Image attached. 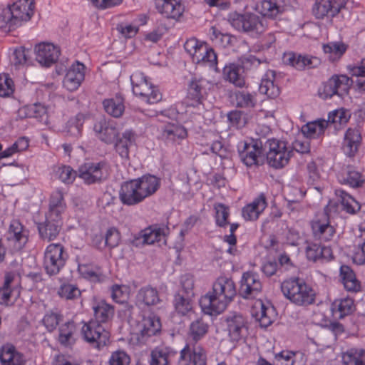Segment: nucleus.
<instances>
[{
    "mask_svg": "<svg viewBox=\"0 0 365 365\" xmlns=\"http://www.w3.org/2000/svg\"><path fill=\"white\" fill-rule=\"evenodd\" d=\"M134 180L145 199L153 195L161 186V179L153 174H145Z\"/></svg>",
    "mask_w": 365,
    "mask_h": 365,
    "instance_id": "473e14b6",
    "label": "nucleus"
},
{
    "mask_svg": "<svg viewBox=\"0 0 365 365\" xmlns=\"http://www.w3.org/2000/svg\"><path fill=\"white\" fill-rule=\"evenodd\" d=\"M210 88V83L206 78L197 76L192 77L187 85L185 98L187 106L200 109V106H202V102Z\"/></svg>",
    "mask_w": 365,
    "mask_h": 365,
    "instance_id": "ddd939ff",
    "label": "nucleus"
},
{
    "mask_svg": "<svg viewBox=\"0 0 365 365\" xmlns=\"http://www.w3.org/2000/svg\"><path fill=\"white\" fill-rule=\"evenodd\" d=\"M106 112L114 118L120 117L125 110L124 99L120 96L105 99L103 101Z\"/></svg>",
    "mask_w": 365,
    "mask_h": 365,
    "instance_id": "3c124183",
    "label": "nucleus"
},
{
    "mask_svg": "<svg viewBox=\"0 0 365 365\" xmlns=\"http://www.w3.org/2000/svg\"><path fill=\"white\" fill-rule=\"evenodd\" d=\"M137 134L132 129L125 130L120 136H118L115 140L114 148L115 152L123 159H128L130 148L135 144Z\"/></svg>",
    "mask_w": 365,
    "mask_h": 365,
    "instance_id": "c85d7f7f",
    "label": "nucleus"
},
{
    "mask_svg": "<svg viewBox=\"0 0 365 365\" xmlns=\"http://www.w3.org/2000/svg\"><path fill=\"white\" fill-rule=\"evenodd\" d=\"M256 11L264 17L274 19L283 12L284 8L277 0H262L257 4Z\"/></svg>",
    "mask_w": 365,
    "mask_h": 365,
    "instance_id": "8fccbe9b",
    "label": "nucleus"
},
{
    "mask_svg": "<svg viewBox=\"0 0 365 365\" xmlns=\"http://www.w3.org/2000/svg\"><path fill=\"white\" fill-rule=\"evenodd\" d=\"M81 335L80 325L73 320H68L59 325L57 343L63 348L71 349Z\"/></svg>",
    "mask_w": 365,
    "mask_h": 365,
    "instance_id": "dca6fc26",
    "label": "nucleus"
},
{
    "mask_svg": "<svg viewBox=\"0 0 365 365\" xmlns=\"http://www.w3.org/2000/svg\"><path fill=\"white\" fill-rule=\"evenodd\" d=\"M237 294L234 281L227 277H219L213 283L212 290L201 297L200 304L209 315L222 313Z\"/></svg>",
    "mask_w": 365,
    "mask_h": 365,
    "instance_id": "f257e3e1",
    "label": "nucleus"
},
{
    "mask_svg": "<svg viewBox=\"0 0 365 365\" xmlns=\"http://www.w3.org/2000/svg\"><path fill=\"white\" fill-rule=\"evenodd\" d=\"M130 363V356L121 349L112 352L108 360L109 365H129Z\"/></svg>",
    "mask_w": 365,
    "mask_h": 365,
    "instance_id": "774afa93",
    "label": "nucleus"
},
{
    "mask_svg": "<svg viewBox=\"0 0 365 365\" xmlns=\"http://www.w3.org/2000/svg\"><path fill=\"white\" fill-rule=\"evenodd\" d=\"M262 282L259 274L248 271L242 275L238 293L243 299H254L262 294Z\"/></svg>",
    "mask_w": 365,
    "mask_h": 365,
    "instance_id": "4468645a",
    "label": "nucleus"
},
{
    "mask_svg": "<svg viewBox=\"0 0 365 365\" xmlns=\"http://www.w3.org/2000/svg\"><path fill=\"white\" fill-rule=\"evenodd\" d=\"M86 66L76 61L67 69L63 79V87L70 92L77 91L85 79Z\"/></svg>",
    "mask_w": 365,
    "mask_h": 365,
    "instance_id": "6ab92c4d",
    "label": "nucleus"
},
{
    "mask_svg": "<svg viewBox=\"0 0 365 365\" xmlns=\"http://www.w3.org/2000/svg\"><path fill=\"white\" fill-rule=\"evenodd\" d=\"M237 150L241 162L247 168L259 166L264 157L263 143L260 140L240 141Z\"/></svg>",
    "mask_w": 365,
    "mask_h": 365,
    "instance_id": "1a4fd4ad",
    "label": "nucleus"
},
{
    "mask_svg": "<svg viewBox=\"0 0 365 365\" xmlns=\"http://www.w3.org/2000/svg\"><path fill=\"white\" fill-rule=\"evenodd\" d=\"M68 259V254L61 243H51L44 251L43 268L49 276L58 274L65 267Z\"/></svg>",
    "mask_w": 365,
    "mask_h": 365,
    "instance_id": "0eeeda50",
    "label": "nucleus"
},
{
    "mask_svg": "<svg viewBox=\"0 0 365 365\" xmlns=\"http://www.w3.org/2000/svg\"><path fill=\"white\" fill-rule=\"evenodd\" d=\"M243 73V67L235 63L226 64L222 71L223 77L226 81L240 88H242L245 85Z\"/></svg>",
    "mask_w": 365,
    "mask_h": 365,
    "instance_id": "ea45409f",
    "label": "nucleus"
},
{
    "mask_svg": "<svg viewBox=\"0 0 365 365\" xmlns=\"http://www.w3.org/2000/svg\"><path fill=\"white\" fill-rule=\"evenodd\" d=\"M274 78L275 72L274 71H269L262 78L259 86V92L267 96L269 98H275L280 93L279 87L275 83Z\"/></svg>",
    "mask_w": 365,
    "mask_h": 365,
    "instance_id": "37998d69",
    "label": "nucleus"
},
{
    "mask_svg": "<svg viewBox=\"0 0 365 365\" xmlns=\"http://www.w3.org/2000/svg\"><path fill=\"white\" fill-rule=\"evenodd\" d=\"M14 279V273H6L4 285L0 288V304L2 305H8L13 296L17 298L20 295V289L19 286L11 285Z\"/></svg>",
    "mask_w": 365,
    "mask_h": 365,
    "instance_id": "a19ab883",
    "label": "nucleus"
},
{
    "mask_svg": "<svg viewBox=\"0 0 365 365\" xmlns=\"http://www.w3.org/2000/svg\"><path fill=\"white\" fill-rule=\"evenodd\" d=\"M0 361L2 365H24V355L12 344H6L0 349Z\"/></svg>",
    "mask_w": 365,
    "mask_h": 365,
    "instance_id": "e433bc0d",
    "label": "nucleus"
},
{
    "mask_svg": "<svg viewBox=\"0 0 365 365\" xmlns=\"http://www.w3.org/2000/svg\"><path fill=\"white\" fill-rule=\"evenodd\" d=\"M344 365H365V349L350 348L342 355Z\"/></svg>",
    "mask_w": 365,
    "mask_h": 365,
    "instance_id": "5fc2aeb1",
    "label": "nucleus"
},
{
    "mask_svg": "<svg viewBox=\"0 0 365 365\" xmlns=\"http://www.w3.org/2000/svg\"><path fill=\"white\" fill-rule=\"evenodd\" d=\"M155 8L163 18L178 21L183 15L182 0H154Z\"/></svg>",
    "mask_w": 365,
    "mask_h": 365,
    "instance_id": "412c9836",
    "label": "nucleus"
},
{
    "mask_svg": "<svg viewBox=\"0 0 365 365\" xmlns=\"http://www.w3.org/2000/svg\"><path fill=\"white\" fill-rule=\"evenodd\" d=\"M207 353L206 349L198 344L190 346L186 344L180 351L179 363L182 365H207Z\"/></svg>",
    "mask_w": 365,
    "mask_h": 365,
    "instance_id": "f3484780",
    "label": "nucleus"
},
{
    "mask_svg": "<svg viewBox=\"0 0 365 365\" xmlns=\"http://www.w3.org/2000/svg\"><path fill=\"white\" fill-rule=\"evenodd\" d=\"M19 118H36L38 121L46 122L48 118L47 110L41 103L26 105L18 110Z\"/></svg>",
    "mask_w": 365,
    "mask_h": 365,
    "instance_id": "58836bf2",
    "label": "nucleus"
},
{
    "mask_svg": "<svg viewBox=\"0 0 365 365\" xmlns=\"http://www.w3.org/2000/svg\"><path fill=\"white\" fill-rule=\"evenodd\" d=\"M161 330V323L155 316L143 317L138 324V335L141 340L156 335Z\"/></svg>",
    "mask_w": 365,
    "mask_h": 365,
    "instance_id": "72a5a7b5",
    "label": "nucleus"
},
{
    "mask_svg": "<svg viewBox=\"0 0 365 365\" xmlns=\"http://www.w3.org/2000/svg\"><path fill=\"white\" fill-rule=\"evenodd\" d=\"M347 46L342 42H331L323 46V51L328 54L329 61L339 60L346 52Z\"/></svg>",
    "mask_w": 365,
    "mask_h": 365,
    "instance_id": "4d7b16f0",
    "label": "nucleus"
},
{
    "mask_svg": "<svg viewBox=\"0 0 365 365\" xmlns=\"http://www.w3.org/2000/svg\"><path fill=\"white\" fill-rule=\"evenodd\" d=\"M34 11V0H17L11 6L1 9L0 28L14 30L22 21L31 19Z\"/></svg>",
    "mask_w": 365,
    "mask_h": 365,
    "instance_id": "7ed1b4c3",
    "label": "nucleus"
},
{
    "mask_svg": "<svg viewBox=\"0 0 365 365\" xmlns=\"http://www.w3.org/2000/svg\"><path fill=\"white\" fill-rule=\"evenodd\" d=\"M161 302L160 293L157 288L150 285L140 287L136 294V303L139 306L152 307Z\"/></svg>",
    "mask_w": 365,
    "mask_h": 365,
    "instance_id": "f704fd0d",
    "label": "nucleus"
},
{
    "mask_svg": "<svg viewBox=\"0 0 365 365\" xmlns=\"http://www.w3.org/2000/svg\"><path fill=\"white\" fill-rule=\"evenodd\" d=\"M190 295L185 296L177 294L174 298V307L175 311L182 316L186 315L192 309V303Z\"/></svg>",
    "mask_w": 365,
    "mask_h": 365,
    "instance_id": "680f3d73",
    "label": "nucleus"
},
{
    "mask_svg": "<svg viewBox=\"0 0 365 365\" xmlns=\"http://www.w3.org/2000/svg\"><path fill=\"white\" fill-rule=\"evenodd\" d=\"M355 309L354 299L349 297L336 299L331 305L333 317L339 319L351 315Z\"/></svg>",
    "mask_w": 365,
    "mask_h": 365,
    "instance_id": "c9c22d12",
    "label": "nucleus"
},
{
    "mask_svg": "<svg viewBox=\"0 0 365 365\" xmlns=\"http://www.w3.org/2000/svg\"><path fill=\"white\" fill-rule=\"evenodd\" d=\"M62 224V217L46 214L45 221L37 225L40 238L48 242L54 240L60 232Z\"/></svg>",
    "mask_w": 365,
    "mask_h": 365,
    "instance_id": "5701e85b",
    "label": "nucleus"
},
{
    "mask_svg": "<svg viewBox=\"0 0 365 365\" xmlns=\"http://www.w3.org/2000/svg\"><path fill=\"white\" fill-rule=\"evenodd\" d=\"M58 296L66 300H73L81 297V292L79 289L70 283H63L58 290Z\"/></svg>",
    "mask_w": 365,
    "mask_h": 365,
    "instance_id": "e2e57ef3",
    "label": "nucleus"
},
{
    "mask_svg": "<svg viewBox=\"0 0 365 365\" xmlns=\"http://www.w3.org/2000/svg\"><path fill=\"white\" fill-rule=\"evenodd\" d=\"M351 79L346 75H334L319 88V96L327 100L335 95L343 96L349 91Z\"/></svg>",
    "mask_w": 365,
    "mask_h": 365,
    "instance_id": "f8f14e48",
    "label": "nucleus"
},
{
    "mask_svg": "<svg viewBox=\"0 0 365 365\" xmlns=\"http://www.w3.org/2000/svg\"><path fill=\"white\" fill-rule=\"evenodd\" d=\"M215 220L217 227L225 228L229 224L230 207L223 203H215L214 205Z\"/></svg>",
    "mask_w": 365,
    "mask_h": 365,
    "instance_id": "052dcab7",
    "label": "nucleus"
},
{
    "mask_svg": "<svg viewBox=\"0 0 365 365\" xmlns=\"http://www.w3.org/2000/svg\"><path fill=\"white\" fill-rule=\"evenodd\" d=\"M339 277L344 289L348 292L356 294L361 292V282L356 278L355 272L349 266L342 264L340 267Z\"/></svg>",
    "mask_w": 365,
    "mask_h": 365,
    "instance_id": "c756f323",
    "label": "nucleus"
},
{
    "mask_svg": "<svg viewBox=\"0 0 365 365\" xmlns=\"http://www.w3.org/2000/svg\"><path fill=\"white\" fill-rule=\"evenodd\" d=\"M337 179L341 185L351 188L361 187L365 182V176L353 165H347L337 175Z\"/></svg>",
    "mask_w": 365,
    "mask_h": 365,
    "instance_id": "393cba45",
    "label": "nucleus"
},
{
    "mask_svg": "<svg viewBox=\"0 0 365 365\" xmlns=\"http://www.w3.org/2000/svg\"><path fill=\"white\" fill-rule=\"evenodd\" d=\"M336 195L341 205L342 210L349 214H355L361 209V205L350 194L343 190H337Z\"/></svg>",
    "mask_w": 365,
    "mask_h": 365,
    "instance_id": "603ef678",
    "label": "nucleus"
},
{
    "mask_svg": "<svg viewBox=\"0 0 365 365\" xmlns=\"http://www.w3.org/2000/svg\"><path fill=\"white\" fill-rule=\"evenodd\" d=\"M313 60H317V58L294 52L285 53L283 56V62L286 65L291 66L299 71L304 70L307 67H313Z\"/></svg>",
    "mask_w": 365,
    "mask_h": 365,
    "instance_id": "79ce46f5",
    "label": "nucleus"
},
{
    "mask_svg": "<svg viewBox=\"0 0 365 365\" xmlns=\"http://www.w3.org/2000/svg\"><path fill=\"white\" fill-rule=\"evenodd\" d=\"M29 50H26L24 47H19L14 51L11 62L16 68L29 64Z\"/></svg>",
    "mask_w": 365,
    "mask_h": 365,
    "instance_id": "338daca9",
    "label": "nucleus"
},
{
    "mask_svg": "<svg viewBox=\"0 0 365 365\" xmlns=\"http://www.w3.org/2000/svg\"><path fill=\"white\" fill-rule=\"evenodd\" d=\"M268 203L264 193L261 192L252 202L245 205L242 215L245 221H255L267 207Z\"/></svg>",
    "mask_w": 365,
    "mask_h": 365,
    "instance_id": "bb28decb",
    "label": "nucleus"
},
{
    "mask_svg": "<svg viewBox=\"0 0 365 365\" xmlns=\"http://www.w3.org/2000/svg\"><path fill=\"white\" fill-rule=\"evenodd\" d=\"M228 21L237 31L257 36L266 30L262 17L252 12L232 11L228 14Z\"/></svg>",
    "mask_w": 365,
    "mask_h": 365,
    "instance_id": "20e7f679",
    "label": "nucleus"
},
{
    "mask_svg": "<svg viewBox=\"0 0 365 365\" xmlns=\"http://www.w3.org/2000/svg\"><path fill=\"white\" fill-rule=\"evenodd\" d=\"M210 325L202 317L197 318L193 320L188 329V336L194 341V344H197L198 341L205 337L208 333Z\"/></svg>",
    "mask_w": 365,
    "mask_h": 365,
    "instance_id": "49530a36",
    "label": "nucleus"
},
{
    "mask_svg": "<svg viewBox=\"0 0 365 365\" xmlns=\"http://www.w3.org/2000/svg\"><path fill=\"white\" fill-rule=\"evenodd\" d=\"M329 211L328 206L325 207L310 222L314 237L324 242L330 241L336 234V228L331 222Z\"/></svg>",
    "mask_w": 365,
    "mask_h": 365,
    "instance_id": "9d476101",
    "label": "nucleus"
},
{
    "mask_svg": "<svg viewBox=\"0 0 365 365\" xmlns=\"http://www.w3.org/2000/svg\"><path fill=\"white\" fill-rule=\"evenodd\" d=\"M93 318L90 320L98 322L104 326L110 322L114 316V307L108 304L105 300L95 302L92 306Z\"/></svg>",
    "mask_w": 365,
    "mask_h": 365,
    "instance_id": "4c0bfd02",
    "label": "nucleus"
},
{
    "mask_svg": "<svg viewBox=\"0 0 365 365\" xmlns=\"http://www.w3.org/2000/svg\"><path fill=\"white\" fill-rule=\"evenodd\" d=\"M133 93L143 101L153 104L162 98L160 91L148 81L143 73H135L130 76Z\"/></svg>",
    "mask_w": 365,
    "mask_h": 365,
    "instance_id": "6e6552de",
    "label": "nucleus"
},
{
    "mask_svg": "<svg viewBox=\"0 0 365 365\" xmlns=\"http://www.w3.org/2000/svg\"><path fill=\"white\" fill-rule=\"evenodd\" d=\"M171 351L168 347H156L150 354V365H170Z\"/></svg>",
    "mask_w": 365,
    "mask_h": 365,
    "instance_id": "13d9d810",
    "label": "nucleus"
},
{
    "mask_svg": "<svg viewBox=\"0 0 365 365\" xmlns=\"http://www.w3.org/2000/svg\"><path fill=\"white\" fill-rule=\"evenodd\" d=\"M120 202L128 206L136 205L145 199L134 179L123 182L119 191Z\"/></svg>",
    "mask_w": 365,
    "mask_h": 365,
    "instance_id": "b1692460",
    "label": "nucleus"
},
{
    "mask_svg": "<svg viewBox=\"0 0 365 365\" xmlns=\"http://www.w3.org/2000/svg\"><path fill=\"white\" fill-rule=\"evenodd\" d=\"M280 288L284 297L297 306L307 307L316 302V291L304 279L290 277L282 282Z\"/></svg>",
    "mask_w": 365,
    "mask_h": 365,
    "instance_id": "f03ea898",
    "label": "nucleus"
},
{
    "mask_svg": "<svg viewBox=\"0 0 365 365\" xmlns=\"http://www.w3.org/2000/svg\"><path fill=\"white\" fill-rule=\"evenodd\" d=\"M259 304V310L254 312L253 316L259 321L262 327L267 328L274 322V309L273 307L266 306L262 301Z\"/></svg>",
    "mask_w": 365,
    "mask_h": 365,
    "instance_id": "864d4df0",
    "label": "nucleus"
},
{
    "mask_svg": "<svg viewBox=\"0 0 365 365\" xmlns=\"http://www.w3.org/2000/svg\"><path fill=\"white\" fill-rule=\"evenodd\" d=\"M29 230L19 220H11L8 230V240L17 249L21 250L25 247L29 240Z\"/></svg>",
    "mask_w": 365,
    "mask_h": 365,
    "instance_id": "a878e982",
    "label": "nucleus"
},
{
    "mask_svg": "<svg viewBox=\"0 0 365 365\" xmlns=\"http://www.w3.org/2000/svg\"><path fill=\"white\" fill-rule=\"evenodd\" d=\"M211 40L219 46L227 48L233 45L235 37L228 33H222L215 26L211 28Z\"/></svg>",
    "mask_w": 365,
    "mask_h": 365,
    "instance_id": "bf43d9fd",
    "label": "nucleus"
},
{
    "mask_svg": "<svg viewBox=\"0 0 365 365\" xmlns=\"http://www.w3.org/2000/svg\"><path fill=\"white\" fill-rule=\"evenodd\" d=\"M169 232V228L164 225L153 224L134 235L130 244L133 247H140L145 245H153L155 242L165 241Z\"/></svg>",
    "mask_w": 365,
    "mask_h": 365,
    "instance_id": "9b49d317",
    "label": "nucleus"
},
{
    "mask_svg": "<svg viewBox=\"0 0 365 365\" xmlns=\"http://www.w3.org/2000/svg\"><path fill=\"white\" fill-rule=\"evenodd\" d=\"M80 327L81 336L93 348L101 350L110 342V334L103 324L89 320Z\"/></svg>",
    "mask_w": 365,
    "mask_h": 365,
    "instance_id": "39448f33",
    "label": "nucleus"
},
{
    "mask_svg": "<svg viewBox=\"0 0 365 365\" xmlns=\"http://www.w3.org/2000/svg\"><path fill=\"white\" fill-rule=\"evenodd\" d=\"M35 53L36 61L42 66L49 68L58 61L61 50L53 43L41 42L35 46Z\"/></svg>",
    "mask_w": 365,
    "mask_h": 365,
    "instance_id": "aec40b11",
    "label": "nucleus"
},
{
    "mask_svg": "<svg viewBox=\"0 0 365 365\" xmlns=\"http://www.w3.org/2000/svg\"><path fill=\"white\" fill-rule=\"evenodd\" d=\"M350 117L349 110L341 108L329 113L328 119L325 122L327 123V128L333 127L334 130H339L346 125Z\"/></svg>",
    "mask_w": 365,
    "mask_h": 365,
    "instance_id": "a18cd8bd",
    "label": "nucleus"
},
{
    "mask_svg": "<svg viewBox=\"0 0 365 365\" xmlns=\"http://www.w3.org/2000/svg\"><path fill=\"white\" fill-rule=\"evenodd\" d=\"M228 336L232 342H238L247 334V321L240 314L233 313L226 319Z\"/></svg>",
    "mask_w": 365,
    "mask_h": 365,
    "instance_id": "4be33fe9",
    "label": "nucleus"
},
{
    "mask_svg": "<svg viewBox=\"0 0 365 365\" xmlns=\"http://www.w3.org/2000/svg\"><path fill=\"white\" fill-rule=\"evenodd\" d=\"M264 146L268 147L266 155L267 163L270 167L280 169L288 164L293 150L288 145L287 142L270 138L267 140Z\"/></svg>",
    "mask_w": 365,
    "mask_h": 365,
    "instance_id": "423d86ee",
    "label": "nucleus"
},
{
    "mask_svg": "<svg viewBox=\"0 0 365 365\" xmlns=\"http://www.w3.org/2000/svg\"><path fill=\"white\" fill-rule=\"evenodd\" d=\"M187 135V130L177 123L166 124L162 130V138L168 143H174L185 139Z\"/></svg>",
    "mask_w": 365,
    "mask_h": 365,
    "instance_id": "de8ad7c7",
    "label": "nucleus"
},
{
    "mask_svg": "<svg viewBox=\"0 0 365 365\" xmlns=\"http://www.w3.org/2000/svg\"><path fill=\"white\" fill-rule=\"evenodd\" d=\"M63 319V315L57 312H47L42 319V323L48 332H53Z\"/></svg>",
    "mask_w": 365,
    "mask_h": 365,
    "instance_id": "0e129e2a",
    "label": "nucleus"
},
{
    "mask_svg": "<svg viewBox=\"0 0 365 365\" xmlns=\"http://www.w3.org/2000/svg\"><path fill=\"white\" fill-rule=\"evenodd\" d=\"M257 93L247 91H238L235 93L236 106L239 108H252L257 104Z\"/></svg>",
    "mask_w": 365,
    "mask_h": 365,
    "instance_id": "6e6d98bb",
    "label": "nucleus"
},
{
    "mask_svg": "<svg viewBox=\"0 0 365 365\" xmlns=\"http://www.w3.org/2000/svg\"><path fill=\"white\" fill-rule=\"evenodd\" d=\"M66 208L64 200V193L62 189L55 190L51 195L49 199V209L47 214L61 217Z\"/></svg>",
    "mask_w": 365,
    "mask_h": 365,
    "instance_id": "09e8293b",
    "label": "nucleus"
},
{
    "mask_svg": "<svg viewBox=\"0 0 365 365\" xmlns=\"http://www.w3.org/2000/svg\"><path fill=\"white\" fill-rule=\"evenodd\" d=\"M192 61L197 65L209 67L216 72L219 71L217 54L214 49L206 43L200 47V50L193 57Z\"/></svg>",
    "mask_w": 365,
    "mask_h": 365,
    "instance_id": "7c9ffc66",
    "label": "nucleus"
},
{
    "mask_svg": "<svg viewBox=\"0 0 365 365\" xmlns=\"http://www.w3.org/2000/svg\"><path fill=\"white\" fill-rule=\"evenodd\" d=\"M110 297L115 303L123 304L129 298L128 288L124 285L113 284L110 287Z\"/></svg>",
    "mask_w": 365,
    "mask_h": 365,
    "instance_id": "69168bd1",
    "label": "nucleus"
},
{
    "mask_svg": "<svg viewBox=\"0 0 365 365\" xmlns=\"http://www.w3.org/2000/svg\"><path fill=\"white\" fill-rule=\"evenodd\" d=\"M93 129L97 137L106 144L113 143L118 136L115 124L111 121L100 120L95 123Z\"/></svg>",
    "mask_w": 365,
    "mask_h": 365,
    "instance_id": "2f4dec72",
    "label": "nucleus"
},
{
    "mask_svg": "<svg viewBox=\"0 0 365 365\" xmlns=\"http://www.w3.org/2000/svg\"><path fill=\"white\" fill-rule=\"evenodd\" d=\"M347 2L348 0H316L312 7L313 15L317 19L335 17Z\"/></svg>",
    "mask_w": 365,
    "mask_h": 365,
    "instance_id": "a211bd4d",
    "label": "nucleus"
},
{
    "mask_svg": "<svg viewBox=\"0 0 365 365\" xmlns=\"http://www.w3.org/2000/svg\"><path fill=\"white\" fill-rule=\"evenodd\" d=\"M106 167L105 161L84 163L78 168V177L86 185L100 183L106 178Z\"/></svg>",
    "mask_w": 365,
    "mask_h": 365,
    "instance_id": "2eb2a0df",
    "label": "nucleus"
},
{
    "mask_svg": "<svg viewBox=\"0 0 365 365\" xmlns=\"http://www.w3.org/2000/svg\"><path fill=\"white\" fill-rule=\"evenodd\" d=\"M306 257L309 261L317 262H329L334 259L331 248L317 242H307L305 249Z\"/></svg>",
    "mask_w": 365,
    "mask_h": 365,
    "instance_id": "cd10ccee",
    "label": "nucleus"
},
{
    "mask_svg": "<svg viewBox=\"0 0 365 365\" xmlns=\"http://www.w3.org/2000/svg\"><path fill=\"white\" fill-rule=\"evenodd\" d=\"M327 128H328L327 123L325 120L319 119L304 125L301 131L307 139H318L324 136Z\"/></svg>",
    "mask_w": 365,
    "mask_h": 365,
    "instance_id": "c03bdc74",
    "label": "nucleus"
}]
</instances>
